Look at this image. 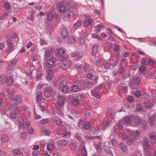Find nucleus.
Segmentation results:
<instances>
[{
	"label": "nucleus",
	"instance_id": "obj_1",
	"mask_svg": "<svg viewBox=\"0 0 156 156\" xmlns=\"http://www.w3.org/2000/svg\"><path fill=\"white\" fill-rule=\"evenodd\" d=\"M127 125V117L125 116L121 120H120L118 123L114 126L113 131V133H115L119 130H125L123 129V126H126Z\"/></svg>",
	"mask_w": 156,
	"mask_h": 156
},
{
	"label": "nucleus",
	"instance_id": "obj_2",
	"mask_svg": "<svg viewBox=\"0 0 156 156\" xmlns=\"http://www.w3.org/2000/svg\"><path fill=\"white\" fill-rule=\"evenodd\" d=\"M43 92L45 97L47 98L53 97L55 94V91L50 86L47 87L43 90Z\"/></svg>",
	"mask_w": 156,
	"mask_h": 156
},
{
	"label": "nucleus",
	"instance_id": "obj_3",
	"mask_svg": "<svg viewBox=\"0 0 156 156\" xmlns=\"http://www.w3.org/2000/svg\"><path fill=\"white\" fill-rule=\"evenodd\" d=\"M8 98L9 100L14 102L17 104L22 102L21 98L18 95H15L13 94H8Z\"/></svg>",
	"mask_w": 156,
	"mask_h": 156
},
{
	"label": "nucleus",
	"instance_id": "obj_4",
	"mask_svg": "<svg viewBox=\"0 0 156 156\" xmlns=\"http://www.w3.org/2000/svg\"><path fill=\"white\" fill-rule=\"evenodd\" d=\"M58 10L59 12L63 13L64 16L65 17H69L71 13L66 8L65 5L61 4L58 5Z\"/></svg>",
	"mask_w": 156,
	"mask_h": 156
},
{
	"label": "nucleus",
	"instance_id": "obj_5",
	"mask_svg": "<svg viewBox=\"0 0 156 156\" xmlns=\"http://www.w3.org/2000/svg\"><path fill=\"white\" fill-rule=\"evenodd\" d=\"M141 83L140 80L138 77H133L132 80L129 81V86L133 88L134 86L138 85Z\"/></svg>",
	"mask_w": 156,
	"mask_h": 156
},
{
	"label": "nucleus",
	"instance_id": "obj_6",
	"mask_svg": "<svg viewBox=\"0 0 156 156\" xmlns=\"http://www.w3.org/2000/svg\"><path fill=\"white\" fill-rule=\"evenodd\" d=\"M140 118L138 116H135L133 115L127 116V124H130L131 121H134L136 125H139L140 123Z\"/></svg>",
	"mask_w": 156,
	"mask_h": 156
},
{
	"label": "nucleus",
	"instance_id": "obj_7",
	"mask_svg": "<svg viewBox=\"0 0 156 156\" xmlns=\"http://www.w3.org/2000/svg\"><path fill=\"white\" fill-rule=\"evenodd\" d=\"M46 60V64L45 67L47 69H50L52 68L54 66L55 58H52L48 59Z\"/></svg>",
	"mask_w": 156,
	"mask_h": 156
},
{
	"label": "nucleus",
	"instance_id": "obj_8",
	"mask_svg": "<svg viewBox=\"0 0 156 156\" xmlns=\"http://www.w3.org/2000/svg\"><path fill=\"white\" fill-rule=\"evenodd\" d=\"M54 71V70L52 69H47V78L48 81L51 80L53 78Z\"/></svg>",
	"mask_w": 156,
	"mask_h": 156
},
{
	"label": "nucleus",
	"instance_id": "obj_9",
	"mask_svg": "<svg viewBox=\"0 0 156 156\" xmlns=\"http://www.w3.org/2000/svg\"><path fill=\"white\" fill-rule=\"evenodd\" d=\"M6 38L7 40V42H8V43H7L8 47L9 48V49H8L6 51V52L7 53L8 52L10 51L13 48V44L12 42H10L11 40L12 39L11 35H6Z\"/></svg>",
	"mask_w": 156,
	"mask_h": 156
},
{
	"label": "nucleus",
	"instance_id": "obj_10",
	"mask_svg": "<svg viewBox=\"0 0 156 156\" xmlns=\"http://www.w3.org/2000/svg\"><path fill=\"white\" fill-rule=\"evenodd\" d=\"M61 37L62 38L65 39L69 36V33L67 29L66 28H63L61 31Z\"/></svg>",
	"mask_w": 156,
	"mask_h": 156
},
{
	"label": "nucleus",
	"instance_id": "obj_11",
	"mask_svg": "<svg viewBox=\"0 0 156 156\" xmlns=\"http://www.w3.org/2000/svg\"><path fill=\"white\" fill-rule=\"evenodd\" d=\"M71 66V62L69 61L64 62L62 64L61 67L63 70H65L70 67Z\"/></svg>",
	"mask_w": 156,
	"mask_h": 156
},
{
	"label": "nucleus",
	"instance_id": "obj_12",
	"mask_svg": "<svg viewBox=\"0 0 156 156\" xmlns=\"http://www.w3.org/2000/svg\"><path fill=\"white\" fill-rule=\"evenodd\" d=\"M36 101L37 102H40L44 99V97L42 95V92L40 91H37L36 92Z\"/></svg>",
	"mask_w": 156,
	"mask_h": 156
},
{
	"label": "nucleus",
	"instance_id": "obj_13",
	"mask_svg": "<svg viewBox=\"0 0 156 156\" xmlns=\"http://www.w3.org/2000/svg\"><path fill=\"white\" fill-rule=\"evenodd\" d=\"M92 21V19L90 17H87L83 21V26L84 27H87L89 24L91 25V23Z\"/></svg>",
	"mask_w": 156,
	"mask_h": 156
},
{
	"label": "nucleus",
	"instance_id": "obj_14",
	"mask_svg": "<svg viewBox=\"0 0 156 156\" xmlns=\"http://www.w3.org/2000/svg\"><path fill=\"white\" fill-rule=\"evenodd\" d=\"M58 103L63 106L65 104V97L61 95L58 94Z\"/></svg>",
	"mask_w": 156,
	"mask_h": 156
},
{
	"label": "nucleus",
	"instance_id": "obj_15",
	"mask_svg": "<svg viewBox=\"0 0 156 156\" xmlns=\"http://www.w3.org/2000/svg\"><path fill=\"white\" fill-rule=\"evenodd\" d=\"M99 89L98 88H94L91 90L92 95L93 96L96 97L98 98L99 96Z\"/></svg>",
	"mask_w": 156,
	"mask_h": 156
},
{
	"label": "nucleus",
	"instance_id": "obj_16",
	"mask_svg": "<svg viewBox=\"0 0 156 156\" xmlns=\"http://www.w3.org/2000/svg\"><path fill=\"white\" fill-rule=\"evenodd\" d=\"M58 145L59 146H67L68 143V141L66 140H62L58 141L57 142Z\"/></svg>",
	"mask_w": 156,
	"mask_h": 156
},
{
	"label": "nucleus",
	"instance_id": "obj_17",
	"mask_svg": "<svg viewBox=\"0 0 156 156\" xmlns=\"http://www.w3.org/2000/svg\"><path fill=\"white\" fill-rule=\"evenodd\" d=\"M30 122L28 121L25 122H23L21 124H19L18 126L19 127L24 129L27 128L30 126Z\"/></svg>",
	"mask_w": 156,
	"mask_h": 156
},
{
	"label": "nucleus",
	"instance_id": "obj_18",
	"mask_svg": "<svg viewBox=\"0 0 156 156\" xmlns=\"http://www.w3.org/2000/svg\"><path fill=\"white\" fill-rule=\"evenodd\" d=\"M12 152L14 153L13 156H20V154L23 155V153L20 149H16L13 150Z\"/></svg>",
	"mask_w": 156,
	"mask_h": 156
},
{
	"label": "nucleus",
	"instance_id": "obj_19",
	"mask_svg": "<svg viewBox=\"0 0 156 156\" xmlns=\"http://www.w3.org/2000/svg\"><path fill=\"white\" fill-rule=\"evenodd\" d=\"M110 123L109 120H107L106 122H102L101 125V128L103 130H105L109 126Z\"/></svg>",
	"mask_w": 156,
	"mask_h": 156
},
{
	"label": "nucleus",
	"instance_id": "obj_20",
	"mask_svg": "<svg viewBox=\"0 0 156 156\" xmlns=\"http://www.w3.org/2000/svg\"><path fill=\"white\" fill-rule=\"evenodd\" d=\"M17 62L16 60H14L13 61L10 62L7 66V69L8 70L10 71L12 69L14 66L15 65Z\"/></svg>",
	"mask_w": 156,
	"mask_h": 156
},
{
	"label": "nucleus",
	"instance_id": "obj_21",
	"mask_svg": "<svg viewBox=\"0 0 156 156\" xmlns=\"http://www.w3.org/2000/svg\"><path fill=\"white\" fill-rule=\"evenodd\" d=\"M52 121L57 125L61 126L62 124V121L61 119L58 117H55L52 118Z\"/></svg>",
	"mask_w": 156,
	"mask_h": 156
},
{
	"label": "nucleus",
	"instance_id": "obj_22",
	"mask_svg": "<svg viewBox=\"0 0 156 156\" xmlns=\"http://www.w3.org/2000/svg\"><path fill=\"white\" fill-rule=\"evenodd\" d=\"M143 146L144 150L148 149L150 147L148 141L147 139H145L143 143Z\"/></svg>",
	"mask_w": 156,
	"mask_h": 156
},
{
	"label": "nucleus",
	"instance_id": "obj_23",
	"mask_svg": "<svg viewBox=\"0 0 156 156\" xmlns=\"http://www.w3.org/2000/svg\"><path fill=\"white\" fill-rule=\"evenodd\" d=\"M83 129L88 130L89 129L91 126V124L88 121L85 122L83 124Z\"/></svg>",
	"mask_w": 156,
	"mask_h": 156
},
{
	"label": "nucleus",
	"instance_id": "obj_24",
	"mask_svg": "<svg viewBox=\"0 0 156 156\" xmlns=\"http://www.w3.org/2000/svg\"><path fill=\"white\" fill-rule=\"evenodd\" d=\"M104 149L106 152L110 156H113V154L111 150V148L107 145H105L104 147Z\"/></svg>",
	"mask_w": 156,
	"mask_h": 156
},
{
	"label": "nucleus",
	"instance_id": "obj_25",
	"mask_svg": "<svg viewBox=\"0 0 156 156\" xmlns=\"http://www.w3.org/2000/svg\"><path fill=\"white\" fill-rule=\"evenodd\" d=\"M41 131L45 135H49L51 134V131L49 129L42 128H41Z\"/></svg>",
	"mask_w": 156,
	"mask_h": 156
},
{
	"label": "nucleus",
	"instance_id": "obj_26",
	"mask_svg": "<svg viewBox=\"0 0 156 156\" xmlns=\"http://www.w3.org/2000/svg\"><path fill=\"white\" fill-rule=\"evenodd\" d=\"M155 121V115H152L151 117L149 118V122L151 125H153Z\"/></svg>",
	"mask_w": 156,
	"mask_h": 156
},
{
	"label": "nucleus",
	"instance_id": "obj_27",
	"mask_svg": "<svg viewBox=\"0 0 156 156\" xmlns=\"http://www.w3.org/2000/svg\"><path fill=\"white\" fill-rule=\"evenodd\" d=\"M55 145L52 143H50L47 144V147L48 151H52L55 149Z\"/></svg>",
	"mask_w": 156,
	"mask_h": 156
},
{
	"label": "nucleus",
	"instance_id": "obj_28",
	"mask_svg": "<svg viewBox=\"0 0 156 156\" xmlns=\"http://www.w3.org/2000/svg\"><path fill=\"white\" fill-rule=\"evenodd\" d=\"M96 64L98 66H103L104 63V60L101 58H99L96 61Z\"/></svg>",
	"mask_w": 156,
	"mask_h": 156
},
{
	"label": "nucleus",
	"instance_id": "obj_29",
	"mask_svg": "<svg viewBox=\"0 0 156 156\" xmlns=\"http://www.w3.org/2000/svg\"><path fill=\"white\" fill-rule=\"evenodd\" d=\"M120 147L122 151L124 153H126L127 152V147L126 145L123 143H120Z\"/></svg>",
	"mask_w": 156,
	"mask_h": 156
},
{
	"label": "nucleus",
	"instance_id": "obj_30",
	"mask_svg": "<svg viewBox=\"0 0 156 156\" xmlns=\"http://www.w3.org/2000/svg\"><path fill=\"white\" fill-rule=\"evenodd\" d=\"M2 141L3 143H7L9 140L8 136L5 134H3L1 136Z\"/></svg>",
	"mask_w": 156,
	"mask_h": 156
},
{
	"label": "nucleus",
	"instance_id": "obj_31",
	"mask_svg": "<svg viewBox=\"0 0 156 156\" xmlns=\"http://www.w3.org/2000/svg\"><path fill=\"white\" fill-rule=\"evenodd\" d=\"M71 56L73 57H76V58L77 60H79L82 57V56L80 55L78 52H75L72 53Z\"/></svg>",
	"mask_w": 156,
	"mask_h": 156
},
{
	"label": "nucleus",
	"instance_id": "obj_32",
	"mask_svg": "<svg viewBox=\"0 0 156 156\" xmlns=\"http://www.w3.org/2000/svg\"><path fill=\"white\" fill-rule=\"evenodd\" d=\"M76 41V40L74 37L73 36H70L67 39V41L68 43L70 44L75 42Z\"/></svg>",
	"mask_w": 156,
	"mask_h": 156
},
{
	"label": "nucleus",
	"instance_id": "obj_33",
	"mask_svg": "<svg viewBox=\"0 0 156 156\" xmlns=\"http://www.w3.org/2000/svg\"><path fill=\"white\" fill-rule=\"evenodd\" d=\"M79 100L77 98H74L72 100V104L76 106L78 105L79 103Z\"/></svg>",
	"mask_w": 156,
	"mask_h": 156
},
{
	"label": "nucleus",
	"instance_id": "obj_34",
	"mask_svg": "<svg viewBox=\"0 0 156 156\" xmlns=\"http://www.w3.org/2000/svg\"><path fill=\"white\" fill-rule=\"evenodd\" d=\"M13 83V80L12 77L9 76L8 78H7L6 83L8 85H11Z\"/></svg>",
	"mask_w": 156,
	"mask_h": 156
},
{
	"label": "nucleus",
	"instance_id": "obj_35",
	"mask_svg": "<svg viewBox=\"0 0 156 156\" xmlns=\"http://www.w3.org/2000/svg\"><path fill=\"white\" fill-rule=\"evenodd\" d=\"M69 86L66 85H64L62 89V91L64 93H66L69 92Z\"/></svg>",
	"mask_w": 156,
	"mask_h": 156
},
{
	"label": "nucleus",
	"instance_id": "obj_36",
	"mask_svg": "<svg viewBox=\"0 0 156 156\" xmlns=\"http://www.w3.org/2000/svg\"><path fill=\"white\" fill-rule=\"evenodd\" d=\"M7 78V76L4 75H2L0 77V82L3 83H6Z\"/></svg>",
	"mask_w": 156,
	"mask_h": 156
},
{
	"label": "nucleus",
	"instance_id": "obj_37",
	"mask_svg": "<svg viewBox=\"0 0 156 156\" xmlns=\"http://www.w3.org/2000/svg\"><path fill=\"white\" fill-rule=\"evenodd\" d=\"M63 106V105H61L58 102L55 104V107L56 109L58 110H61Z\"/></svg>",
	"mask_w": 156,
	"mask_h": 156
},
{
	"label": "nucleus",
	"instance_id": "obj_38",
	"mask_svg": "<svg viewBox=\"0 0 156 156\" xmlns=\"http://www.w3.org/2000/svg\"><path fill=\"white\" fill-rule=\"evenodd\" d=\"M111 143L112 145L115 147H117L119 146V144L117 141L115 139L111 140Z\"/></svg>",
	"mask_w": 156,
	"mask_h": 156
},
{
	"label": "nucleus",
	"instance_id": "obj_39",
	"mask_svg": "<svg viewBox=\"0 0 156 156\" xmlns=\"http://www.w3.org/2000/svg\"><path fill=\"white\" fill-rule=\"evenodd\" d=\"M98 47L97 46L95 45L92 48V54L94 55H95L98 52Z\"/></svg>",
	"mask_w": 156,
	"mask_h": 156
},
{
	"label": "nucleus",
	"instance_id": "obj_40",
	"mask_svg": "<svg viewBox=\"0 0 156 156\" xmlns=\"http://www.w3.org/2000/svg\"><path fill=\"white\" fill-rule=\"evenodd\" d=\"M72 90L73 92H76L79 91V87L77 85H74L72 87Z\"/></svg>",
	"mask_w": 156,
	"mask_h": 156
},
{
	"label": "nucleus",
	"instance_id": "obj_41",
	"mask_svg": "<svg viewBox=\"0 0 156 156\" xmlns=\"http://www.w3.org/2000/svg\"><path fill=\"white\" fill-rule=\"evenodd\" d=\"M103 27V25H102L99 24L98 25L95 27L96 28V33H99L100 30L102 29Z\"/></svg>",
	"mask_w": 156,
	"mask_h": 156
},
{
	"label": "nucleus",
	"instance_id": "obj_42",
	"mask_svg": "<svg viewBox=\"0 0 156 156\" xmlns=\"http://www.w3.org/2000/svg\"><path fill=\"white\" fill-rule=\"evenodd\" d=\"M54 17L52 13H50L47 14V19L48 20L50 21L53 19Z\"/></svg>",
	"mask_w": 156,
	"mask_h": 156
},
{
	"label": "nucleus",
	"instance_id": "obj_43",
	"mask_svg": "<svg viewBox=\"0 0 156 156\" xmlns=\"http://www.w3.org/2000/svg\"><path fill=\"white\" fill-rule=\"evenodd\" d=\"M82 23V21L81 20H79L77 22L75 23L74 25H73V27L74 28L77 29L79 27H80Z\"/></svg>",
	"mask_w": 156,
	"mask_h": 156
},
{
	"label": "nucleus",
	"instance_id": "obj_44",
	"mask_svg": "<svg viewBox=\"0 0 156 156\" xmlns=\"http://www.w3.org/2000/svg\"><path fill=\"white\" fill-rule=\"evenodd\" d=\"M51 55V53L48 50H46L45 51L44 56L45 57V60H47L49 58Z\"/></svg>",
	"mask_w": 156,
	"mask_h": 156
},
{
	"label": "nucleus",
	"instance_id": "obj_45",
	"mask_svg": "<svg viewBox=\"0 0 156 156\" xmlns=\"http://www.w3.org/2000/svg\"><path fill=\"white\" fill-rule=\"evenodd\" d=\"M24 120V119L23 116H21L18 117L17 119V121L20 124L23 123Z\"/></svg>",
	"mask_w": 156,
	"mask_h": 156
},
{
	"label": "nucleus",
	"instance_id": "obj_46",
	"mask_svg": "<svg viewBox=\"0 0 156 156\" xmlns=\"http://www.w3.org/2000/svg\"><path fill=\"white\" fill-rule=\"evenodd\" d=\"M18 107L17 104H12L9 108L10 110H16Z\"/></svg>",
	"mask_w": 156,
	"mask_h": 156
},
{
	"label": "nucleus",
	"instance_id": "obj_47",
	"mask_svg": "<svg viewBox=\"0 0 156 156\" xmlns=\"http://www.w3.org/2000/svg\"><path fill=\"white\" fill-rule=\"evenodd\" d=\"M60 56H59V58L60 61H64V62L68 61L67 60L68 59V57H66L65 56H63V55H62Z\"/></svg>",
	"mask_w": 156,
	"mask_h": 156
},
{
	"label": "nucleus",
	"instance_id": "obj_48",
	"mask_svg": "<svg viewBox=\"0 0 156 156\" xmlns=\"http://www.w3.org/2000/svg\"><path fill=\"white\" fill-rule=\"evenodd\" d=\"M65 52V51L62 48H60L58 51V53L59 55H62L64 54Z\"/></svg>",
	"mask_w": 156,
	"mask_h": 156
},
{
	"label": "nucleus",
	"instance_id": "obj_49",
	"mask_svg": "<svg viewBox=\"0 0 156 156\" xmlns=\"http://www.w3.org/2000/svg\"><path fill=\"white\" fill-rule=\"evenodd\" d=\"M82 155L83 156H86L87 155V152L86 148L84 147L82 148L81 151Z\"/></svg>",
	"mask_w": 156,
	"mask_h": 156
},
{
	"label": "nucleus",
	"instance_id": "obj_50",
	"mask_svg": "<svg viewBox=\"0 0 156 156\" xmlns=\"http://www.w3.org/2000/svg\"><path fill=\"white\" fill-rule=\"evenodd\" d=\"M62 129H58L56 130V135L58 136L62 135Z\"/></svg>",
	"mask_w": 156,
	"mask_h": 156
},
{
	"label": "nucleus",
	"instance_id": "obj_51",
	"mask_svg": "<svg viewBox=\"0 0 156 156\" xmlns=\"http://www.w3.org/2000/svg\"><path fill=\"white\" fill-rule=\"evenodd\" d=\"M27 132H23L21 135V137L23 139H25L27 137Z\"/></svg>",
	"mask_w": 156,
	"mask_h": 156
},
{
	"label": "nucleus",
	"instance_id": "obj_52",
	"mask_svg": "<svg viewBox=\"0 0 156 156\" xmlns=\"http://www.w3.org/2000/svg\"><path fill=\"white\" fill-rule=\"evenodd\" d=\"M141 96L143 98L145 99H147L149 97L148 93L147 92H144Z\"/></svg>",
	"mask_w": 156,
	"mask_h": 156
},
{
	"label": "nucleus",
	"instance_id": "obj_53",
	"mask_svg": "<svg viewBox=\"0 0 156 156\" xmlns=\"http://www.w3.org/2000/svg\"><path fill=\"white\" fill-rule=\"evenodd\" d=\"M134 101V98L132 96H129L127 98V102L132 103Z\"/></svg>",
	"mask_w": 156,
	"mask_h": 156
},
{
	"label": "nucleus",
	"instance_id": "obj_54",
	"mask_svg": "<svg viewBox=\"0 0 156 156\" xmlns=\"http://www.w3.org/2000/svg\"><path fill=\"white\" fill-rule=\"evenodd\" d=\"M143 106L140 104H137L136 110L138 111H141L142 108H143Z\"/></svg>",
	"mask_w": 156,
	"mask_h": 156
},
{
	"label": "nucleus",
	"instance_id": "obj_55",
	"mask_svg": "<svg viewBox=\"0 0 156 156\" xmlns=\"http://www.w3.org/2000/svg\"><path fill=\"white\" fill-rule=\"evenodd\" d=\"M8 15L9 14L8 13V12H4L3 15L2 16V17H1V18H0V20L5 19L6 18V17L8 16Z\"/></svg>",
	"mask_w": 156,
	"mask_h": 156
},
{
	"label": "nucleus",
	"instance_id": "obj_56",
	"mask_svg": "<svg viewBox=\"0 0 156 156\" xmlns=\"http://www.w3.org/2000/svg\"><path fill=\"white\" fill-rule=\"evenodd\" d=\"M150 138L153 140L156 139V133H152L150 134Z\"/></svg>",
	"mask_w": 156,
	"mask_h": 156
},
{
	"label": "nucleus",
	"instance_id": "obj_57",
	"mask_svg": "<svg viewBox=\"0 0 156 156\" xmlns=\"http://www.w3.org/2000/svg\"><path fill=\"white\" fill-rule=\"evenodd\" d=\"M122 135L121 136V137L122 139H124L126 142H127V134L126 132H122Z\"/></svg>",
	"mask_w": 156,
	"mask_h": 156
},
{
	"label": "nucleus",
	"instance_id": "obj_58",
	"mask_svg": "<svg viewBox=\"0 0 156 156\" xmlns=\"http://www.w3.org/2000/svg\"><path fill=\"white\" fill-rule=\"evenodd\" d=\"M17 113L16 112H12L10 114V117L12 118H15L17 115Z\"/></svg>",
	"mask_w": 156,
	"mask_h": 156
},
{
	"label": "nucleus",
	"instance_id": "obj_59",
	"mask_svg": "<svg viewBox=\"0 0 156 156\" xmlns=\"http://www.w3.org/2000/svg\"><path fill=\"white\" fill-rule=\"evenodd\" d=\"M148 60L147 59L144 58L142 59L141 64L143 65H146L147 64V62Z\"/></svg>",
	"mask_w": 156,
	"mask_h": 156
},
{
	"label": "nucleus",
	"instance_id": "obj_60",
	"mask_svg": "<svg viewBox=\"0 0 156 156\" xmlns=\"http://www.w3.org/2000/svg\"><path fill=\"white\" fill-rule=\"evenodd\" d=\"M92 37L93 38H96L100 40H101L102 39V38L99 35L93 34L92 35Z\"/></svg>",
	"mask_w": 156,
	"mask_h": 156
},
{
	"label": "nucleus",
	"instance_id": "obj_61",
	"mask_svg": "<svg viewBox=\"0 0 156 156\" xmlns=\"http://www.w3.org/2000/svg\"><path fill=\"white\" fill-rule=\"evenodd\" d=\"M144 150V154L145 156H151V154L149 151L147 149L145 150Z\"/></svg>",
	"mask_w": 156,
	"mask_h": 156
},
{
	"label": "nucleus",
	"instance_id": "obj_62",
	"mask_svg": "<svg viewBox=\"0 0 156 156\" xmlns=\"http://www.w3.org/2000/svg\"><path fill=\"white\" fill-rule=\"evenodd\" d=\"M111 66V64L109 62L106 63L104 65V68L106 69H109Z\"/></svg>",
	"mask_w": 156,
	"mask_h": 156
},
{
	"label": "nucleus",
	"instance_id": "obj_63",
	"mask_svg": "<svg viewBox=\"0 0 156 156\" xmlns=\"http://www.w3.org/2000/svg\"><path fill=\"white\" fill-rule=\"evenodd\" d=\"M96 148L97 151L99 153H101L102 151V149L101 148V146H98L97 144L96 145Z\"/></svg>",
	"mask_w": 156,
	"mask_h": 156
},
{
	"label": "nucleus",
	"instance_id": "obj_64",
	"mask_svg": "<svg viewBox=\"0 0 156 156\" xmlns=\"http://www.w3.org/2000/svg\"><path fill=\"white\" fill-rule=\"evenodd\" d=\"M70 136V134L69 132L64 133L63 134V136L66 138H68Z\"/></svg>",
	"mask_w": 156,
	"mask_h": 156
}]
</instances>
